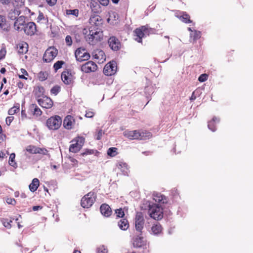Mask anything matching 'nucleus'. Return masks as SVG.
Returning <instances> with one entry per match:
<instances>
[{
	"mask_svg": "<svg viewBox=\"0 0 253 253\" xmlns=\"http://www.w3.org/2000/svg\"><path fill=\"white\" fill-rule=\"evenodd\" d=\"M65 42L66 44L68 46H71L72 44V40L71 37L69 35L67 36L65 38Z\"/></svg>",
	"mask_w": 253,
	"mask_h": 253,
	"instance_id": "nucleus-50",
	"label": "nucleus"
},
{
	"mask_svg": "<svg viewBox=\"0 0 253 253\" xmlns=\"http://www.w3.org/2000/svg\"><path fill=\"white\" fill-rule=\"evenodd\" d=\"M124 135L130 139H138L140 137L139 130H135L132 131L126 130L123 132Z\"/></svg>",
	"mask_w": 253,
	"mask_h": 253,
	"instance_id": "nucleus-20",
	"label": "nucleus"
},
{
	"mask_svg": "<svg viewBox=\"0 0 253 253\" xmlns=\"http://www.w3.org/2000/svg\"><path fill=\"white\" fill-rule=\"evenodd\" d=\"M118 225L120 229L124 231L126 230L129 227L128 222L126 218L121 219L118 222Z\"/></svg>",
	"mask_w": 253,
	"mask_h": 253,
	"instance_id": "nucleus-28",
	"label": "nucleus"
},
{
	"mask_svg": "<svg viewBox=\"0 0 253 253\" xmlns=\"http://www.w3.org/2000/svg\"><path fill=\"white\" fill-rule=\"evenodd\" d=\"M101 214L105 217H109L112 213V210L107 204H102L100 208Z\"/></svg>",
	"mask_w": 253,
	"mask_h": 253,
	"instance_id": "nucleus-22",
	"label": "nucleus"
},
{
	"mask_svg": "<svg viewBox=\"0 0 253 253\" xmlns=\"http://www.w3.org/2000/svg\"><path fill=\"white\" fill-rule=\"evenodd\" d=\"M15 154L14 153H11L10 155L9 156V164L13 167L14 168L16 169L17 168L18 166L17 163L15 161Z\"/></svg>",
	"mask_w": 253,
	"mask_h": 253,
	"instance_id": "nucleus-36",
	"label": "nucleus"
},
{
	"mask_svg": "<svg viewBox=\"0 0 253 253\" xmlns=\"http://www.w3.org/2000/svg\"><path fill=\"white\" fill-rule=\"evenodd\" d=\"M93 150H88L86 149L85 150V151L82 153V155L84 156V155H87L89 154H93Z\"/></svg>",
	"mask_w": 253,
	"mask_h": 253,
	"instance_id": "nucleus-54",
	"label": "nucleus"
},
{
	"mask_svg": "<svg viewBox=\"0 0 253 253\" xmlns=\"http://www.w3.org/2000/svg\"><path fill=\"white\" fill-rule=\"evenodd\" d=\"M42 20H45V18L42 12H40L39 16L37 18L38 22L42 21Z\"/></svg>",
	"mask_w": 253,
	"mask_h": 253,
	"instance_id": "nucleus-55",
	"label": "nucleus"
},
{
	"mask_svg": "<svg viewBox=\"0 0 253 253\" xmlns=\"http://www.w3.org/2000/svg\"><path fill=\"white\" fill-rule=\"evenodd\" d=\"M47 2L48 3V4L49 5H50V6H53L54 5L56 1H57V0H46Z\"/></svg>",
	"mask_w": 253,
	"mask_h": 253,
	"instance_id": "nucleus-58",
	"label": "nucleus"
},
{
	"mask_svg": "<svg viewBox=\"0 0 253 253\" xmlns=\"http://www.w3.org/2000/svg\"><path fill=\"white\" fill-rule=\"evenodd\" d=\"M69 75H71V74L68 71L63 72L61 74L62 80L66 84H70L72 81L71 78L69 76Z\"/></svg>",
	"mask_w": 253,
	"mask_h": 253,
	"instance_id": "nucleus-33",
	"label": "nucleus"
},
{
	"mask_svg": "<svg viewBox=\"0 0 253 253\" xmlns=\"http://www.w3.org/2000/svg\"><path fill=\"white\" fill-rule=\"evenodd\" d=\"M23 86H24V84L23 83L21 82H19L18 83V86L19 88H22L23 87Z\"/></svg>",
	"mask_w": 253,
	"mask_h": 253,
	"instance_id": "nucleus-64",
	"label": "nucleus"
},
{
	"mask_svg": "<svg viewBox=\"0 0 253 253\" xmlns=\"http://www.w3.org/2000/svg\"><path fill=\"white\" fill-rule=\"evenodd\" d=\"M23 29L26 35L32 36L34 35L36 31V25L35 23L30 22L24 26Z\"/></svg>",
	"mask_w": 253,
	"mask_h": 253,
	"instance_id": "nucleus-17",
	"label": "nucleus"
},
{
	"mask_svg": "<svg viewBox=\"0 0 253 253\" xmlns=\"http://www.w3.org/2000/svg\"><path fill=\"white\" fill-rule=\"evenodd\" d=\"M207 79H208V76L205 74L201 75L198 78V80L200 82H204L206 81V80H207Z\"/></svg>",
	"mask_w": 253,
	"mask_h": 253,
	"instance_id": "nucleus-51",
	"label": "nucleus"
},
{
	"mask_svg": "<svg viewBox=\"0 0 253 253\" xmlns=\"http://www.w3.org/2000/svg\"><path fill=\"white\" fill-rule=\"evenodd\" d=\"M26 151L31 154H40L47 155L49 157H50V155L49 154L48 151L44 148H41L30 145L26 147Z\"/></svg>",
	"mask_w": 253,
	"mask_h": 253,
	"instance_id": "nucleus-8",
	"label": "nucleus"
},
{
	"mask_svg": "<svg viewBox=\"0 0 253 253\" xmlns=\"http://www.w3.org/2000/svg\"><path fill=\"white\" fill-rule=\"evenodd\" d=\"M132 244L134 248H144L146 246V240L141 234L136 235L132 239Z\"/></svg>",
	"mask_w": 253,
	"mask_h": 253,
	"instance_id": "nucleus-12",
	"label": "nucleus"
},
{
	"mask_svg": "<svg viewBox=\"0 0 253 253\" xmlns=\"http://www.w3.org/2000/svg\"><path fill=\"white\" fill-rule=\"evenodd\" d=\"M6 201L8 204H10L12 205H15L16 203V200L14 199L11 198H7Z\"/></svg>",
	"mask_w": 253,
	"mask_h": 253,
	"instance_id": "nucleus-52",
	"label": "nucleus"
},
{
	"mask_svg": "<svg viewBox=\"0 0 253 253\" xmlns=\"http://www.w3.org/2000/svg\"><path fill=\"white\" fill-rule=\"evenodd\" d=\"M115 213L117 214V216L118 217H123L125 215L124 211L123 210L120 208L115 210Z\"/></svg>",
	"mask_w": 253,
	"mask_h": 253,
	"instance_id": "nucleus-48",
	"label": "nucleus"
},
{
	"mask_svg": "<svg viewBox=\"0 0 253 253\" xmlns=\"http://www.w3.org/2000/svg\"><path fill=\"white\" fill-rule=\"evenodd\" d=\"M97 69V66L96 64L91 61L86 62L81 66V71L85 73L94 72Z\"/></svg>",
	"mask_w": 253,
	"mask_h": 253,
	"instance_id": "nucleus-13",
	"label": "nucleus"
},
{
	"mask_svg": "<svg viewBox=\"0 0 253 253\" xmlns=\"http://www.w3.org/2000/svg\"><path fill=\"white\" fill-rule=\"evenodd\" d=\"M108 250L107 248L103 245L98 247L96 249V253H107Z\"/></svg>",
	"mask_w": 253,
	"mask_h": 253,
	"instance_id": "nucleus-47",
	"label": "nucleus"
},
{
	"mask_svg": "<svg viewBox=\"0 0 253 253\" xmlns=\"http://www.w3.org/2000/svg\"><path fill=\"white\" fill-rule=\"evenodd\" d=\"M85 37L86 42L90 45H94L97 42L100 41L102 38V32L98 29H94V28L90 27L89 29L88 33H85Z\"/></svg>",
	"mask_w": 253,
	"mask_h": 253,
	"instance_id": "nucleus-2",
	"label": "nucleus"
},
{
	"mask_svg": "<svg viewBox=\"0 0 253 253\" xmlns=\"http://www.w3.org/2000/svg\"><path fill=\"white\" fill-rule=\"evenodd\" d=\"M12 220H15V221H17L18 220V218H11V219H10L9 220H8V219H4L3 221V225L4 227H5L6 228H10L11 226V223L12 222Z\"/></svg>",
	"mask_w": 253,
	"mask_h": 253,
	"instance_id": "nucleus-39",
	"label": "nucleus"
},
{
	"mask_svg": "<svg viewBox=\"0 0 253 253\" xmlns=\"http://www.w3.org/2000/svg\"><path fill=\"white\" fill-rule=\"evenodd\" d=\"M117 167L121 169L123 174L125 175H128L129 169L127 164L124 162L120 161L117 164Z\"/></svg>",
	"mask_w": 253,
	"mask_h": 253,
	"instance_id": "nucleus-23",
	"label": "nucleus"
},
{
	"mask_svg": "<svg viewBox=\"0 0 253 253\" xmlns=\"http://www.w3.org/2000/svg\"><path fill=\"white\" fill-rule=\"evenodd\" d=\"M57 49L54 46H50L45 50L43 56V61L46 63L50 62L57 55Z\"/></svg>",
	"mask_w": 253,
	"mask_h": 253,
	"instance_id": "nucleus-6",
	"label": "nucleus"
},
{
	"mask_svg": "<svg viewBox=\"0 0 253 253\" xmlns=\"http://www.w3.org/2000/svg\"><path fill=\"white\" fill-rule=\"evenodd\" d=\"M60 91V87L58 85L53 86L50 90L51 94L56 95Z\"/></svg>",
	"mask_w": 253,
	"mask_h": 253,
	"instance_id": "nucleus-46",
	"label": "nucleus"
},
{
	"mask_svg": "<svg viewBox=\"0 0 253 253\" xmlns=\"http://www.w3.org/2000/svg\"><path fill=\"white\" fill-rule=\"evenodd\" d=\"M96 195L93 192H89L82 199L81 205L84 208H89L95 201Z\"/></svg>",
	"mask_w": 253,
	"mask_h": 253,
	"instance_id": "nucleus-5",
	"label": "nucleus"
},
{
	"mask_svg": "<svg viewBox=\"0 0 253 253\" xmlns=\"http://www.w3.org/2000/svg\"><path fill=\"white\" fill-rule=\"evenodd\" d=\"M74 121L73 117L71 115H68L64 119L63 126L67 129H71L72 128L73 123Z\"/></svg>",
	"mask_w": 253,
	"mask_h": 253,
	"instance_id": "nucleus-21",
	"label": "nucleus"
},
{
	"mask_svg": "<svg viewBox=\"0 0 253 253\" xmlns=\"http://www.w3.org/2000/svg\"><path fill=\"white\" fill-rule=\"evenodd\" d=\"M25 23V17L20 16L17 18L14 23V27L15 30L19 31L20 30V26H24Z\"/></svg>",
	"mask_w": 253,
	"mask_h": 253,
	"instance_id": "nucleus-29",
	"label": "nucleus"
},
{
	"mask_svg": "<svg viewBox=\"0 0 253 253\" xmlns=\"http://www.w3.org/2000/svg\"><path fill=\"white\" fill-rule=\"evenodd\" d=\"M38 78L40 81H44L47 79V74L46 72L41 71L38 74Z\"/></svg>",
	"mask_w": 253,
	"mask_h": 253,
	"instance_id": "nucleus-43",
	"label": "nucleus"
},
{
	"mask_svg": "<svg viewBox=\"0 0 253 253\" xmlns=\"http://www.w3.org/2000/svg\"><path fill=\"white\" fill-rule=\"evenodd\" d=\"M13 117H7L6 118V123L8 126H9L12 122V121L13 120Z\"/></svg>",
	"mask_w": 253,
	"mask_h": 253,
	"instance_id": "nucleus-57",
	"label": "nucleus"
},
{
	"mask_svg": "<svg viewBox=\"0 0 253 253\" xmlns=\"http://www.w3.org/2000/svg\"><path fill=\"white\" fill-rule=\"evenodd\" d=\"M18 52L19 54H23L28 51V44L26 42H22L17 45Z\"/></svg>",
	"mask_w": 253,
	"mask_h": 253,
	"instance_id": "nucleus-25",
	"label": "nucleus"
},
{
	"mask_svg": "<svg viewBox=\"0 0 253 253\" xmlns=\"http://www.w3.org/2000/svg\"><path fill=\"white\" fill-rule=\"evenodd\" d=\"M98 2L104 6H107L109 2V0H97Z\"/></svg>",
	"mask_w": 253,
	"mask_h": 253,
	"instance_id": "nucleus-56",
	"label": "nucleus"
},
{
	"mask_svg": "<svg viewBox=\"0 0 253 253\" xmlns=\"http://www.w3.org/2000/svg\"><path fill=\"white\" fill-rule=\"evenodd\" d=\"M39 104L46 109H49L53 106V101L49 98L46 96H43L42 98H39L37 99Z\"/></svg>",
	"mask_w": 253,
	"mask_h": 253,
	"instance_id": "nucleus-14",
	"label": "nucleus"
},
{
	"mask_svg": "<svg viewBox=\"0 0 253 253\" xmlns=\"http://www.w3.org/2000/svg\"><path fill=\"white\" fill-rule=\"evenodd\" d=\"M94 115V113L93 112L88 111L86 112L85 116L86 118H91L93 117Z\"/></svg>",
	"mask_w": 253,
	"mask_h": 253,
	"instance_id": "nucleus-53",
	"label": "nucleus"
},
{
	"mask_svg": "<svg viewBox=\"0 0 253 253\" xmlns=\"http://www.w3.org/2000/svg\"><path fill=\"white\" fill-rule=\"evenodd\" d=\"M220 119L216 117H214L212 120L208 122V126L209 129L214 132L216 130L215 124L219 123Z\"/></svg>",
	"mask_w": 253,
	"mask_h": 253,
	"instance_id": "nucleus-27",
	"label": "nucleus"
},
{
	"mask_svg": "<svg viewBox=\"0 0 253 253\" xmlns=\"http://www.w3.org/2000/svg\"><path fill=\"white\" fill-rule=\"evenodd\" d=\"M153 31V29L149 28L147 26H143L140 28L136 29L134 32V36L136 37L135 40L138 42H142L144 36L145 34L149 35Z\"/></svg>",
	"mask_w": 253,
	"mask_h": 253,
	"instance_id": "nucleus-4",
	"label": "nucleus"
},
{
	"mask_svg": "<svg viewBox=\"0 0 253 253\" xmlns=\"http://www.w3.org/2000/svg\"><path fill=\"white\" fill-rule=\"evenodd\" d=\"M33 92L37 99L41 97H43L44 96V88L42 86H37L35 87Z\"/></svg>",
	"mask_w": 253,
	"mask_h": 253,
	"instance_id": "nucleus-24",
	"label": "nucleus"
},
{
	"mask_svg": "<svg viewBox=\"0 0 253 253\" xmlns=\"http://www.w3.org/2000/svg\"><path fill=\"white\" fill-rule=\"evenodd\" d=\"M162 232V227L160 224H154L151 227V233L154 235H159Z\"/></svg>",
	"mask_w": 253,
	"mask_h": 253,
	"instance_id": "nucleus-31",
	"label": "nucleus"
},
{
	"mask_svg": "<svg viewBox=\"0 0 253 253\" xmlns=\"http://www.w3.org/2000/svg\"><path fill=\"white\" fill-rule=\"evenodd\" d=\"M140 137L138 139L146 140L152 137V133L146 130H139Z\"/></svg>",
	"mask_w": 253,
	"mask_h": 253,
	"instance_id": "nucleus-34",
	"label": "nucleus"
},
{
	"mask_svg": "<svg viewBox=\"0 0 253 253\" xmlns=\"http://www.w3.org/2000/svg\"><path fill=\"white\" fill-rule=\"evenodd\" d=\"M0 30L3 31H8V26L5 16L0 15Z\"/></svg>",
	"mask_w": 253,
	"mask_h": 253,
	"instance_id": "nucleus-26",
	"label": "nucleus"
},
{
	"mask_svg": "<svg viewBox=\"0 0 253 253\" xmlns=\"http://www.w3.org/2000/svg\"><path fill=\"white\" fill-rule=\"evenodd\" d=\"M65 63L63 61L59 60L55 62L53 65V68L55 71L61 68L62 65Z\"/></svg>",
	"mask_w": 253,
	"mask_h": 253,
	"instance_id": "nucleus-42",
	"label": "nucleus"
},
{
	"mask_svg": "<svg viewBox=\"0 0 253 253\" xmlns=\"http://www.w3.org/2000/svg\"><path fill=\"white\" fill-rule=\"evenodd\" d=\"M29 110L34 115H36L37 116H40L42 114V112L41 109L37 105L34 104H32L30 105Z\"/></svg>",
	"mask_w": 253,
	"mask_h": 253,
	"instance_id": "nucleus-30",
	"label": "nucleus"
},
{
	"mask_svg": "<svg viewBox=\"0 0 253 253\" xmlns=\"http://www.w3.org/2000/svg\"><path fill=\"white\" fill-rule=\"evenodd\" d=\"M134 220L135 230L141 233L144 224V219L142 213L141 212H137Z\"/></svg>",
	"mask_w": 253,
	"mask_h": 253,
	"instance_id": "nucleus-10",
	"label": "nucleus"
},
{
	"mask_svg": "<svg viewBox=\"0 0 253 253\" xmlns=\"http://www.w3.org/2000/svg\"><path fill=\"white\" fill-rule=\"evenodd\" d=\"M19 111V104H17V105H15L13 107H12L10 109H9V110L8 111V114L9 115H13L16 114Z\"/></svg>",
	"mask_w": 253,
	"mask_h": 253,
	"instance_id": "nucleus-40",
	"label": "nucleus"
},
{
	"mask_svg": "<svg viewBox=\"0 0 253 253\" xmlns=\"http://www.w3.org/2000/svg\"><path fill=\"white\" fill-rule=\"evenodd\" d=\"M94 59L98 60L99 63H103L106 60V56L104 51L101 49L94 50L92 53Z\"/></svg>",
	"mask_w": 253,
	"mask_h": 253,
	"instance_id": "nucleus-15",
	"label": "nucleus"
},
{
	"mask_svg": "<svg viewBox=\"0 0 253 253\" xmlns=\"http://www.w3.org/2000/svg\"><path fill=\"white\" fill-rule=\"evenodd\" d=\"M6 51L5 50H2L1 49L0 51V59H1L3 58L5 55Z\"/></svg>",
	"mask_w": 253,
	"mask_h": 253,
	"instance_id": "nucleus-60",
	"label": "nucleus"
},
{
	"mask_svg": "<svg viewBox=\"0 0 253 253\" xmlns=\"http://www.w3.org/2000/svg\"><path fill=\"white\" fill-rule=\"evenodd\" d=\"M101 20L100 17L98 15L92 16L90 18V23L97 24V22L100 21Z\"/></svg>",
	"mask_w": 253,
	"mask_h": 253,
	"instance_id": "nucleus-45",
	"label": "nucleus"
},
{
	"mask_svg": "<svg viewBox=\"0 0 253 253\" xmlns=\"http://www.w3.org/2000/svg\"><path fill=\"white\" fill-rule=\"evenodd\" d=\"M145 207L148 208L150 216L155 220L161 219L163 217V210L161 206L149 201L146 202Z\"/></svg>",
	"mask_w": 253,
	"mask_h": 253,
	"instance_id": "nucleus-1",
	"label": "nucleus"
},
{
	"mask_svg": "<svg viewBox=\"0 0 253 253\" xmlns=\"http://www.w3.org/2000/svg\"><path fill=\"white\" fill-rule=\"evenodd\" d=\"M197 91L196 90L193 92L192 95L190 98V100L193 101V100H194L196 99V94L197 93Z\"/></svg>",
	"mask_w": 253,
	"mask_h": 253,
	"instance_id": "nucleus-59",
	"label": "nucleus"
},
{
	"mask_svg": "<svg viewBox=\"0 0 253 253\" xmlns=\"http://www.w3.org/2000/svg\"><path fill=\"white\" fill-rule=\"evenodd\" d=\"M20 71H21V73H22L23 75H28L27 72L24 69L22 68V69H21Z\"/></svg>",
	"mask_w": 253,
	"mask_h": 253,
	"instance_id": "nucleus-63",
	"label": "nucleus"
},
{
	"mask_svg": "<svg viewBox=\"0 0 253 253\" xmlns=\"http://www.w3.org/2000/svg\"><path fill=\"white\" fill-rule=\"evenodd\" d=\"M67 15H72L77 17L79 15V10L77 9L66 10Z\"/></svg>",
	"mask_w": 253,
	"mask_h": 253,
	"instance_id": "nucleus-44",
	"label": "nucleus"
},
{
	"mask_svg": "<svg viewBox=\"0 0 253 253\" xmlns=\"http://www.w3.org/2000/svg\"><path fill=\"white\" fill-rule=\"evenodd\" d=\"M117 149L115 147H111L109 148V149L107 151V154L108 155L111 156V157H114L117 154Z\"/></svg>",
	"mask_w": 253,
	"mask_h": 253,
	"instance_id": "nucleus-41",
	"label": "nucleus"
},
{
	"mask_svg": "<svg viewBox=\"0 0 253 253\" xmlns=\"http://www.w3.org/2000/svg\"><path fill=\"white\" fill-rule=\"evenodd\" d=\"M20 14V12L17 10H11L8 15V18L11 20H16L17 17Z\"/></svg>",
	"mask_w": 253,
	"mask_h": 253,
	"instance_id": "nucleus-35",
	"label": "nucleus"
},
{
	"mask_svg": "<svg viewBox=\"0 0 253 253\" xmlns=\"http://www.w3.org/2000/svg\"><path fill=\"white\" fill-rule=\"evenodd\" d=\"M117 69V63L115 61H112L105 66L103 73L106 76H112L116 73Z\"/></svg>",
	"mask_w": 253,
	"mask_h": 253,
	"instance_id": "nucleus-7",
	"label": "nucleus"
},
{
	"mask_svg": "<svg viewBox=\"0 0 253 253\" xmlns=\"http://www.w3.org/2000/svg\"><path fill=\"white\" fill-rule=\"evenodd\" d=\"M190 36L194 42L201 38V33L200 31L194 30L193 33H190Z\"/></svg>",
	"mask_w": 253,
	"mask_h": 253,
	"instance_id": "nucleus-37",
	"label": "nucleus"
},
{
	"mask_svg": "<svg viewBox=\"0 0 253 253\" xmlns=\"http://www.w3.org/2000/svg\"><path fill=\"white\" fill-rule=\"evenodd\" d=\"M15 2H17V5H21L23 4L24 0H14Z\"/></svg>",
	"mask_w": 253,
	"mask_h": 253,
	"instance_id": "nucleus-61",
	"label": "nucleus"
},
{
	"mask_svg": "<svg viewBox=\"0 0 253 253\" xmlns=\"http://www.w3.org/2000/svg\"><path fill=\"white\" fill-rule=\"evenodd\" d=\"M175 16L179 19L182 22L185 23H192L190 16L186 12L177 11L175 13Z\"/></svg>",
	"mask_w": 253,
	"mask_h": 253,
	"instance_id": "nucleus-18",
	"label": "nucleus"
},
{
	"mask_svg": "<svg viewBox=\"0 0 253 253\" xmlns=\"http://www.w3.org/2000/svg\"><path fill=\"white\" fill-rule=\"evenodd\" d=\"M144 92L146 95H147V98L148 99L149 97L148 95H150L151 94H153L154 92V88L153 86L152 85H147L145 87L144 89Z\"/></svg>",
	"mask_w": 253,
	"mask_h": 253,
	"instance_id": "nucleus-38",
	"label": "nucleus"
},
{
	"mask_svg": "<svg viewBox=\"0 0 253 253\" xmlns=\"http://www.w3.org/2000/svg\"><path fill=\"white\" fill-rule=\"evenodd\" d=\"M39 180L37 178H34L31 183L29 186L30 190L32 192L36 191L39 186Z\"/></svg>",
	"mask_w": 253,
	"mask_h": 253,
	"instance_id": "nucleus-32",
	"label": "nucleus"
},
{
	"mask_svg": "<svg viewBox=\"0 0 253 253\" xmlns=\"http://www.w3.org/2000/svg\"><path fill=\"white\" fill-rule=\"evenodd\" d=\"M110 47L114 51H117L121 48V42L115 37H111L108 40Z\"/></svg>",
	"mask_w": 253,
	"mask_h": 253,
	"instance_id": "nucleus-16",
	"label": "nucleus"
},
{
	"mask_svg": "<svg viewBox=\"0 0 253 253\" xmlns=\"http://www.w3.org/2000/svg\"><path fill=\"white\" fill-rule=\"evenodd\" d=\"M153 200L159 203V205L166 204L168 202L167 198L160 193L154 192L153 194Z\"/></svg>",
	"mask_w": 253,
	"mask_h": 253,
	"instance_id": "nucleus-19",
	"label": "nucleus"
},
{
	"mask_svg": "<svg viewBox=\"0 0 253 253\" xmlns=\"http://www.w3.org/2000/svg\"><path fill=\"white\" fill-rule=\"evenodd\" d=\"M104 132L103 131L102 129H99L97 133L95 134V138L96 140L101 139L103 134Z\"/></svg>",
	"mask_w": 253,
	"mask_h": 253,
	"instance_id": "nucleus-49",
	"label": "nucleus"
},
{
	"mask_svg": "<svg viewBox=\"0 0 253 253\" xmlns=\"http://www.w3.org/2000/svg\"><path fill=\"white\" fill-rule=\"evenodd\" d=\"M75 141V143L72 144L69 147L70 152L77 153L80 151L84 143V139L82 137H79Z\"/></svg>",
	"mask_w": 253,
	"mask_h": 253,
	"instance_id": "nucleus-11",
	"label": "nucleus"
},
{
	"mask_svg": "<svg viewBox=\"0 0 253 253\" xmlns=\"http://www.w3.org/2000/svg\"><path fill=\"white\" fill-rule=\"evenodd\" d=\"M32 209L34 211H38L39 210H41L42 209V207L40 206H35L33 207Z\"/></svg>",
	"mask_w": 253,
	"mask_h": 253,
	"instance_id": "nucleus-62",
	"label": "nucleus"
},
{
	"mask_svg": "<svg viewBox=\"0 0 253 253\" xmlns=\"http://www.w3.org/2000/svg\"><path fill=\"white\" fill-rule=\"evenodd\" d=\"M62 123L61 118L57 115L51 117L46 121V126L50 130H57L61 126Z\"/></svg>",
	"mask_w": 253,
	"mask_h": 253,
	"instance_id": "nucleus-3",
	"label": "nucleus"
},
{
	"mask_svg": "<svg viewBox=\"0 0 253 253\" xmlns=\"http://www.w3.org/2000/svg\"><path fill=\"white\" fill-rule=\"evenodd\" d=\"M75 55L76 60L79 62L87 60L90 57V54L85 51V49L82 48H79L76 50Z\"/></svg>",
	"mask_w": 253,
	"mask_h": 253,
	"instance_id": "nucleus-9",
	"label": "nucleus"
}]
</instances>
